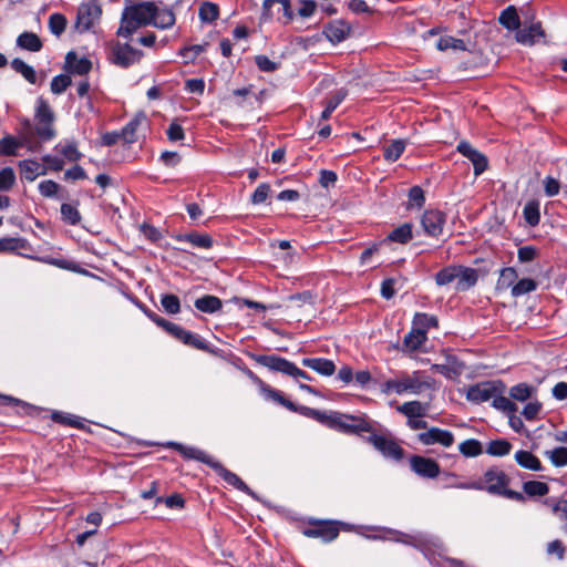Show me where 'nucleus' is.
I'll return each mask as SVG.
<instances>
[{
	"instance_id": "1",
	"label": "nucleus",
	"mask_w": 567,
	"mask_h": 567,
	"mask_svg": "<svg viewBox=\"0 0 567 567\" xmlns=\"http://www.w3.org/2000/svg\"><path fill=\"white\" fill-rule=\"evenodd\" d=\"M298 413L344 434H371L375 425V422L365 414L352 415L338 411H320L305 405H300Z\"/></svg>"
},
{
	"instance_id": "2",
	"label": "nucleus",
	"mask_w": 567,
	"mask_h": 567,
	"mask_svg": "<svg viewBox=\"0 0 567 567\" xmlns=\"http://www.w3.org/2000/svg\"><path fill=\"white\" fill-rule=\"evenodd\" d=\"M511 477L499 467L492 466L487 468L483 476L473 482L453 483L447 487L460 489L485 491L492 495L503 496L505 498L524 503L526 501L524 494L509 488Z\"/></svg>"
},
{
	"instance_id": "3",
	"label": "nucleus",
	"mask_w": 567,
	"mask_h": 567,
	"mask_svg": "<svg viewBox=\"0 0 567 567\" xmlns=\"http://www.w3.org/2000/svg\"><path fill=\"white\" fill-rule=\"evenodd\" d=\"M155 3L142 1L126 6L121 16L117 37L131 38L138 29L150 25L153 21Z\"/></svg>"
},
{
	"instance_id": "4",
	"label": "nucleus",
	"mask_w": 567,
	"mask_h": 567,
	"mask_svg": "<svg viewBox=\"0 0 567 567\" xmlns=\"http://www.w3.org/2000/svg\"><path fill=\"white\" fill-rule=\"evenodd\" d=\"M432 388V379L424 378L421 371H414L411 374L401 372L398 378L389 379L381 384V391L384 394H420L426 389Z\"/></svg>"
},
{
	"instance_id": "5",
	"label": "nucleus",
	"mask_w": 567,
	"mask_h": 567,
	"mask_svg": "<svg viewBox=\"0 0 567 567\" xmlns=\"http://www.w3.org/2000/svg\"><path fill=\"white\" fill-rule=\"evenodd\" d=\"M251 359L258 364L266 367L271 371L280 372L293 379H303L308 381L311 380V377L307 372L299 369L293 362L279 355L251 354Z\"/></svg>"
},
{
	"instance_id": "6",
	"label": "nucleus",
	"mask_w": 567,
	"mask_h": 567,
	"mask_svg": "<svg viewBox=\"0 0 567 567\" xmlns=\"http://www.w3.org/2000/svg\"><path fill=\"white\" fill-rule=\"evenodd\" d=\"M367 442L373 445L384 457L401 461L404 450L388 431L378 433L375 430L367 437Z\"/></svg>"
},
{
	"instance_id": "7",
	"label": "nucleus",
	"mask_w": 567,
	"mask_h": 567,
	"mask_svg": "<svg viewBox=\"0 0 567 567\" xmlns=\"http://www.w3.org/2000/svg\"><path fill=\"white\" fill-rule=\"evenodd\" d=\"M25 146L29 151L35 152L38 144L32 141L30 122H24V130L20 137L6 135L0 140V156H17L18 150Z\"/></svg>"
},
{
	"instance_id": "8",
	"label": "nucleus",
	"mask_w": 567,
	"mask_h": 567,
	"mask_svg": "<svg viewBox=\"0 0 567 567\" xmlns=\"http://www.w3.org/2000/svg\"><path fill=\"white\" fill-rule=\"evenodd\" d=\"M35 134L40 140L47 142L55 137V130L53 127L54 113L50 105L43 99L38 100L35 110Z\"/></svg>"
},
{
	"instance_id": "9",
	"label": "nucleus",
	"mask_w": 567,
	"mask_h": 567,
	"mask_svg": "<svg viewBox=\"0 0 567 567\" xmlns=\"http://www.w3.org/2000/svg\"><path fill=\"white\" fill-rule=\"evenodd\" d=\"M503 390H506V386L501 380L482 381L468 386L466 399L472 403L481 404L493 400V396Z\"/></svg>"
},
{
	"instance_id": "10",
	"label": "nucleus",
	"mask_w": 567,
	"mask_h": 567,
	"mask_svg": "<svg viewBox=\"0 0 567 567\" xmlns=\"http://www.w3.org/2000/svg\"><path fill=\"white\" fill-rule=\"evenodd\" d=\"M143 56V52L133 48L128 43L113 42L110 47V61L121 68H128L137 63Z\"/></svg>"
},
{
	"instance_id": "11",
	"label": "nucleus",
	"mask_w": 567,
	"mask_h": 567,
	"mask_svg": "<svg viewBox=\"0 0 567 567\" xmlns=\"http://www.w3.org/2000/svg\"><path fill=\"white\" fill-rule=\"evenodd\" d=\"M341 523L334 520H310L302 534L310 538H320L324 543L334 540L340 533Z\"/></svg>"
},
{
	"instance_id": "12",
	"label": "nucleus",
	"mask_w": 567,
	"mask_h": 567,
	"mask_svg": "<svg viewBox=\"0 0 567 567\" xmlns=\"http://www.w3.org/2000/svg\"><path fill=\"white\" fill-rule=\"evenodd\" d=\"M246 375L258 386L260 393L265 396L266 400H271L278 403L279 405L285 406L289 411L298 413V409L300 408V405H297L287 398H285L282 392L271 388L249 369L246 370Z\"/></svg>"
},
{
	"instance_id": "13",
	"label": "nucleus",
	"mask_w": 567,
	"mask_h": 567,
	"mask_svg": "<svg viewBox=\"0 0 567 567\" xmlns=\"http://www.w3.org/2000/svg\"><path fill=\"white\" fill-rule=\"evenodd\" d=\"M102 9L99 4L93 2L80 4L76 13L74 28L80 33L89 31L96 20L100 19Z\"/></svg>"
},
{
	"instance_id": "14",
	"label": "nucleus",
	"mask_w": 567,
	"mask_h": 567,
	"mask_svg": "<svg viewBox=\"0 0 567 567\" xmlns=\"http://www.w3.org/2000/svg\"><path fill=\"white\" fill-rule=\"evenodd\" d=\"M446 223V215L440 209H426L421 216V226L430 237H440Z\"/></svg>"
},
{
	"instance_id": "15",
	"label": "nucleus",
	"mask_w": 567,
	"mask_h": 567,
	"mask_svg": "<svg viewBox=\"0 0 567 567\" xmlns=\"http://www.w3.org/2000/svg\"><path fill=\"white\" fill-rule=\"evenodd\" d=\"M417 441L423 445H441L443 447H450L454 444V434L444 429L436 426L427 427L426 431L421 432L416 435Z\"/></svg>"
},
{
	"instance_id": "16",
	"label": "nucleus",
	"mask_w": 567,
	"mask_h": 567,
	"mask_svg": "<svg viewBox=\"0 0 567 567\" xmlns=\"http://www.w3.org/2000/svg\"><path fill=\"white\" fill-rule=\"evenodd\" d=\"M409 461L411 470L423 478H435L441 473L440 464L433 458L412 455Z\"/></svg>"
},
{
	"instance_id": "17",
	"label": "nucleus",
	"mask_w": 567,
	"mask_h": 567,
	"mask_svg": "<svg viewBox=\"0 0 567 567\" xmlns=\"http://www.w3.org/2000/svg\"><path fill=\"white\" fill-rule=\"evenodd\" d=\"M458 153L470 159L474 167V174L476 176L484 173L488 166L487 157L478 150L474 148L467 141H461L456 146Z\"/></svg>"
},
{
	"instance_id": "18",
	"label": "nucleus",
	"mask_w": 567,
	"mask_h": 567,
	"mask_svg": "<svg viewBox=\"0 0 567 567\" xmlns=\"http://www.w3.org/2000/svg\"><path fill=\"white\" fill-rule=\"evenodd\" d=\"M209 467L213 468L216 472V474L224 480L226 484L248 495H254L249 486L237 474L226 468L219 461L213 458Z\"/></svg>"
},
{
	"instance_id": "19",
	"label": "nucleus",
	"mask_w": 567,
	"mask_h": 567,
	"mask_svg": "<svg viewBox=\"0 0 567 567\" xmlns=\"http://www.w3.org/2000/svg\"><path fill=\"white\" fill-rule=\"evenodd\" d=\"M209 467L213 468L216 472V474L224 480L226 484L248 495H254L249 486L237 474L226 468L219 461L213 458Z\"/></svg>"
},
{
	"instance_id": "20",
	"label": "nucleus",
	"mask_w": 567,
	"mask_h": 567,
	"mask_svg": "<svg viewBox=\"0 0 567 567\" xmlns=\"http://www.w3.org/2000/svg\"><path fill=\"white\" fill-rule=\"evenodd\" d=\"M285 17L287 22L292 19V10L290 0H265L262 3V18L271 19L272 17Z\"/></svg>"
},
{
	"instance_id": "21",
	"label": "nucleus",
	"mask_w": 567,
	"mask_h": 567,
	"mask_svg": "<svg viewBox=\"0 0 567 567\" xmlns=\"http://www.w3.org/2000/svg\"><path fill=\"white\" fill-rule=\"evenodd\" d=\"M164 446L177 451L186 460H195V461L202 462L208 466L210 465V463L214 458L213 456H210L209 454H207L205 451H203L200 449H197L194 446H187V445H184V444L177 443V442H167L166 444H164Z\"/></svg>"
},
{
	"instance_id": "22",
	"label": "nucleus",
	"mask_w": 567,
	"mask_h": 567,
	"mask_svg": "<svg viewBox=\"0 0 567 567\" xmlns=\"http://www.w3.org/2000/svg\"><path fill=\"white\" fill-rule=\"evenodd\" d=\"M351 32L350 25L343 20H333L323 28V34L332 43H340Z\"/></svg>"
},
{
	"instance_id": "23",
	"label": "nucleus",
	"mask_w": 567,
	"mask_h": 567,
	"mask_svg": "<svg viewBox=\"0 0 567 567\" xmlns=\"http://www.w3.org/2000/svg\"><path fill=\"white\" fill-rule=\"evenodd\" d=\"M478 280V272L474 268L457 265L456 290L466 291L474 287Z\"/></svg>"
},
{
	"instance_id": "24",
	"label": "nucleus",
	"mask_w": 567,
	"mask_h": 567,
	"mask_svg": "<svg viewBox=\"0 0 567 567\" xmlns=\"http://www.w3.org/2000/svg\"><path fill=\"white\" fill-rule=\"evenodd\" d=\"M21 178L33 182L40 175H45L48 168L34 159H23L18 163Z\"/></svg>"
},
{
	"instance_id": "25",
	"label": "nucleus",
	"mask_w": 567,
	"mask_h": 567,
	"mask_svg": "<svg viewBox=\"0 0 567 567\" xmlns=\"http://www.w3.org/2000/svg\"><path fill=\"white\" fill-rule=\"evenodd\" d=\"M65 69L73 74L85 75L92 69V62L86 58H78L75 52H69L65 56Z\"/></svg>"
},
{
	"instance_id": "26",
	"label": "nucleus",
	"mask_w": 567,
	"mask_h": 567,
	"mask_svg": "<svg viewBox=\"0 0 567 567\" xmlns=\"http://www.w3.org/2000/svg\"><path fill=\"white\" fill-rule=\"evenodd\" d=\"M301 364L324 377H330L336 372L334 362L326 358H303Z\"/></svg>"
},
{
	"instance_id": "27",
	"label": "nucleus",
	"mask_w": 567,
	"mask_h": 567,
	"mask_svg": "<svg viewBox=\"0 0 567 567\" xmlns=\"http://www.w3.org/2000/svg\"><path fill=\"white\" fill-rule=\"evenodd\" d=\"M429 408V403H422L420 401H409L401 405H398L396 411L406 416L408 420H412L415 417L426 416Z\"/></svg>"
},
{
	"instance_id": "28",
	"label": "nucleus",
	"mask_w": 567,
	"mask_h": 567,
	"mask_svg": "<svg viewBox=\"0 0 567 567\" xmlns=\"http://www.w3.org/2000/svg\"><path fill=\"white\" fill-rule=\"evenodd\" d=\"M176 22V18H175V13L173 12L172 9H159L156 4H155V12H154V18H153V21H152V25L158 28V29H162V30H165V29H169L172 28Z\"/></svg>"
},
{
	"instance_id": "29",
	"label": "nucleus",
	"mask_w": 567,
	"mask_h": 567,
	"mask_svg": "<svg viewBox=\"0 0 567 567\" xmlns=\"http://www.w3.org/2000/svg\"><path fill=\"white\" fill-rule=\"evenodd\" d=\"M413 238V225L411 223H404L399 227L391 230L385 241L398 243L401 245L408 244Z\"/></svg>"
},
{
	"instance_id": "30",
	"label": "nucleus",
	"mask_w": 567,
	"mask_h": 567,
	"mask_svg": "<svg viewBox=\"0 0 567 567\" xmlns=\"http://www.w3.org/2000/svg\"><path fill=\"white\" fill-rule=\"evenodd\" d=\"M517 464L529 471H542L543 465L539 458L529 451L519 450L514 455Z\"/></svg>"
},
{
	"instance_id": "31",
	"label": "nucleus",
	"mask_w": 567,
	"mask_h": 567,
	"mask_svg": "<svg viewBox=\"0 0 567 567\" xmlns=\"http://www.w3.org/2000/svg\"><path fill=\"white\" fill-rule=\"evenodd\" d=\"M146 121L144 114L136 115L132 121H130L121 131L120 136L121 141L125 144H132L136 142V130L142 124V122Z\"/></svg>"
},
{
	"instance_id": "32",
	"label": "nucleus",
	"mask_w": 567,
	"mask_h": 567,
	"mask_svg": "<svg viewBox=\"0 0 567 567\" xmlns=\"http://www.w3.org/2000/svg\"><path fill=\"white\" fill-rule=\"evenodd\" d=\"M498 22L509 31H517L520 27V20L516 8L509 6L504 9L498 17Z\"/></svg>"
},
{
	"instance_id": "33",
	"label": "nucleus",
	"mask_w": 567,
	"mask_h": 567,
	"mask_svg": "<svg viewBox=\"0 0 567 567\" xmlns=\"http://www.w3.org/2000/svg\"><path fill=\"white\" fill-rule=\"evenodd\" d=\"M221 300L212 295H205L195 300V308L205 313H214L221 309Z\"/></svg>"
},
{
	"instance_id": "34",
	"label": "nucleus",
	"mask_w": 567,
	"mask_h": 567,
	"mask_svg": "<svg viewBox=\"0 0 567 567\" xmlns=\"http://www.w3.org/2000/svg\"><path fill=\"white\" fill-rule=\"evenodd\" d=\"M427 340V336L412 327L411 331L403 339V348L408 351L419 350Z\"/></svg>"
},
{
	"instance_id": "35",
	"label": "nucleus",
	"mask_w": 567,
	"mask_h": 567,
	"mask_svg": "<svg viewBox=\"0 0 567 567\" xmlns=\"http://www.w3.org/2000/svg\"><path fill=\"white\" fill-rule=\"evenodd\" d=\"M348 91L346 89H340L336 91L330 97L324 101V110L321 113L320 118L326 121L329 120L332 112L342 103V101L347 97Z\"/></svg>"
},
{
	"instance_id": "36",
	"label": "nucleus",
	"mask_w": 567,
	"mask_h": 567,
	"mask_svg": "<svg viewBox=\"0 0 567 567\" xmlns=\"http://www.w3.org/2000/svg\"><path fill=\"white\" fill-rule=\"evenodd\" d=\"M412 327L423 331L427 336L429 329L439 327V319L433 315L416 312L412 320Z\"/></svg>"
},
{
	"instance_id": "37",
	"label": "nucleus",
	"mask_w": 567,
	"mask_h": 567,
	"mask_svg": "<svg viewBox=\"0 0 567 567\" xmlns=\"http://www.w3.org/2000/svg\"><path fill=\"white\" fill-rule=\"evenodd\" d=\"M17 45L30 52H38L43 44L41 39L33 32H23L17 39Z\"/></svg>"
},
{
	"instance_id": "38",
	"label": "nucleus",
	"mask_w": 567,
	"mask_h": 567,
	"mask_svg": "<svg viewBox=\"0 0 567 567\" xmlns=\"http://www.w3.org/2000/svg\"><path fill=\"white\" fill-rule=\"evenodd\" d=\"M543 35L540 23H533L528 28L518 29L516 40L523 44H533L535 38Z\"/></svg>"
},
{
	"instance_id": "39",
	"label": "nucleus",
	"mask_w": 567,
	"mask_h": 567,
	"mask_svg": "<svg viewBox=\"0 0 567 567\" xmlns=\"http://www.w3.org/2000/svg\"><path fill=\"white\" fill-rule=\"evenodd\" d=\"M51 420L55 423L68 425L75 429H83V419L65 412L54 411L51 414Z\"/></svg>"
},
{
	"instance_id": "40",
	"label": "nucleus",
	"mask_w": 567,
	"mask_h": 567,
	"mask_svg": "<svg viewBox=\"0 0 567 567\" xmlns=\"http://www.w3.org/2000/svg\"><path fill=\"white\" fill-rule=\"evenodd\" d=\"M406 147L404 140H393L389 145L383 148V157L386 162L394 163L403 154Z\"/></svg>"
},
{
	"instance_id": "41",
	"label": "nucleus",
	"mask_w": 567,
	"mask_h": 567,
	"mask_svg": "<svg viewBox=\"0 0 567 567\" xmlns=\"http://www.w3.org/2000/svg\"><path fill=\"white\" fill-rule=\"evenodd\" d=\"M518 278V274L515 268L506 267L501 269L499 278L496 282L497 290H507L508 288H513L515 286L516 280Z\"/></svg>"
},
{
	"instance_id": "42",
	"label": "nucleus",
	"mask_w": 567,
	"mask_h": 567,
	"mask_svg": "<svg viewBox=\"0 0 567 567\" xmlns=\"http://www.w3.org/2000/svg\"><path fill=\"white\" fill-rule=\"evenodd\" d=\"M30 244L27 239L20 237H6L0 239V252L28 250Z\"/></svg>"
},
{
	"instance_id": "43",
	"label": "nucleus",
	"mask_w": 567,
	"mask_h": 567,
	"mask_svg": "<svg viewBox=\"0 0 567 567\" xmlns=\"http://www.w3.org/2000/svg\"><path fill=\"white\" fill-rule=\"evenodd\" d=\"M179 240L187 241L198 248L209 249L213 247V238L207 234L189 233L181 236Z\"/></svg>"
},
{
	"instance_id": "44",
	"label": "nucleus",
	"mask_w": 567,
	"mask_h": 567,
	"mask_svg": "<svg viewBox=\"0 0 567 567\" xmlns=\"http://www.w3.org/2000/svg\"><path fill=\"white\" fill-rule=\"evenodd\" d=\"M198 17L202 22L213 23L219 18V7L216 3L205 1L199 6Z\"/></svg>"
},
{
	"instance_id": "45",
	"label": "nucleus",
	"mask_w": 567,
	"mask_h": 567,
	"mask_svg": "<svg viewBox=\"0 0 567 567\" xmlns=\"http://www.w3.org/2000/svg\"><path fill=\"white\" fill-rule=\"evenodd\" d=\"M505 391L506 390H503L501 393H496L493 396L492 406L498 411L506 413V414L516 413L517 405L511 399H508L504 395Z\"/></svg>"
},
{
	"instance_id": "46",
	"label": "nucleus",
	"mask_w": 567,
	"mask_h": 567,
	"mask_svg": "<svg viewBox=\"0 0 567 567\" xmlns=\"http://www.w3.org/2000/svg\"><path fill=\"white\" fill-rule=\"evenodd\" d=\"M535 392L536 389L533 385L518 383L509 389V396L513 400L525 402L529 400Z\"/></svg>"
},
{
	"instance_id": "47",
	"label": "nucleus",
	"mask_w": 567,
	"mask_h": 567,
	"mask_svg": "<svg viewBox=\"0 0 567 567\" xmlns=\"http://www.w3.org/2000/svg\"><path fill=\"white\" fill-rule=\"evenodd\" d=\"M513 445L505 439L493 440L487 444L486 453L492 456H505L509 454Z\"/></svg>"
},
{
	"instance_id": "48",
	"label": "nucleus",
	"mask_w": 567,
	"mask_h": 567,
	"mask_svg": "<svg viewBox=\"0 0 567 567\" xmlns=\"http://www.w3.org/2000/svg\"><path fill=\"white\" fill-rule=\"evenodd\" d=\"M457 279V265H450L441 270H439L435 275V282L437 286H446L452 282H456Z\"/></svg>"
},
{
	"instance_id": "49",
	"label": "nucleus",
	"mask_w": 567,
	"mask_h": 567,
	"mask_svg": "<svg viewBox=\"0 0 567 567\" xmlns=\"http://www.w3.org/2000/svg\"><path fill=\"white\" fill-rule=\"evenodd\" d=\"M11 68L17 72L20 73L29 83L34 84L37 82V73L34 69L30 65H28L24 61L21 59H13L11 61Z\"/></svg>"
},
{
	"instance_id": "50",
	"label": "nucleus",
	"mask_w": 567,
	"mask_h": 567,
	"mask_svg": "<svg viewBox=\"0 0 567 567\" xmlns=\"http://www.w3.org/2000/svg\"><path fill=\"white\" fill-rule=\"evenodd\" d=\"M460 453L465 457H476L483 453L482 443L475 439L463 441L458 445Z\"/></svg>"
},
{
	"instance_id": "51",
	"label": "nucleus",
	"mask_w": 567,
	"mask_h": 567,
	"mask_svg": "<svg viewBox=\"0 0 567 567\" xmlns=\"http://www.w3.org/2000/svg\"><path fill=\"white\" fill-rule=\"evenodd\" d=\"M538 284L536 280L532 278H523L518 280L515 286H513L511 293L513 297L517 298L524 296L526 293L533 292L537 289Z\"/></svg>"
},
{
	"instance_id": "52",
	"label": "nucleus",
	"mask_w": 567,
	"mask_h": 567,
	"mask_svg": "<svg viewBox=\"0 0 567 567\" xmlns=\"http://www.w3.org/2000/svg\"><path fill=\"white\" fill-rule=\"evenodd\" d=\"M524 218L529 226H537L540 221L538 202H528L523 209Z\"/></svg>"
},
{
	"instance_id": "53",
	"label": "nucleus",
	"mask_w": 567,
	"mask_h": 567,
	"mask_svg": "<svg viewBox=\"0 0 567 567\" xmlns=\"http://www.w3.org/2000/svg\"><path fill=\"white\" fill-rule=\"evenodd\" d=\"M161 305L163 310L168 315H177L181 312V301L176 295L165 293L161 296Z\"/></svg>"
},
{
	"instance_id": "54",
	"label": "nucleus",
	"mask_w": 567,
	"mask_h": 567,
	"mask_svg": "<svg viewBox=\"0 0 567 567\" xmlns=\"http://www.w3.org/2000/svg\"><path fill=\"white\" fill-rule=\"evenodd\" d=\"M523 491L528 496H545L549 492V486L544 482L528 481L523 484Z\"/></svg>"
},
{
	"instance_id": "55",
	"label": "nucleus",
	"mask_w": 567,
	"mask_h": 567,
	"mask_svg": "<svg viewBox=\"0 0 567 567\" xmlns=\"http://www.w3.org/2000/svg\"><path fill=\"white\" fill-rule=\"evenodd\" d=\"M61 215L63 221L72 226L78 225L81 220V214L79 209L68 203L61 205Z\"/></svg>"
},
{
	"instance_id": "56",
	"label": "nucleus",
	"mask_w": 567,
	"mask_h": 567,
	"mask_svg": "<svg viewBox=\"0 0 567 567\" xmlns=\"http://www.w3.org/2000/svg\"><path fill=\"white\" fill-rule=\"evenodd\" d=\"M68 20L62 13H52L49 17V29L52 34L60 37L66 28Z\"/></svg>"
},
{
	"instance_id": "57",
	"label": "nucleus",
	"mask_w": 567,
	"mask_h": 567,
	"mask_svg": "<svg viewBox=\"0 0 567 567\" xmlns=\"http://www.w3.org/2000/svg\"><path fill=\"white\" fill-rule=\"evenodd\" d=\"M40 260L43 262H47L49 265L55 266L58 268H61V269L70 270L73 272H84L76 262L69 260V259L48 257V258H42Z\"/></svg>"
},
{
	"instance_id": "58",
	"label": "nucleus",
	"mask_w": 567,
	"mask_h": 567,
	"mask_svg": "<svg viewBox=\"0 0 567 567\" xmlns=\"http://www.w3.org/2000/svg\"><path fill=\"white\" fill-rule=\"evenodd\" d=\"M183 343L197 350L210 351L208 343L199 334L188 330L185 333Z\"/></svg>"
},
{
	"instance_id": "59",
	"label": "nucleus",
	"mask_w": 567,
	"mask_h": 567,
	"mask_svg": "<svg viewBox=\"0 0 567 567\" xmlns=\"http://www.w3.org/2000/svg\"><path fill=\"white\" fill-rule=\"evenodd\" d=\"M16 184V174L12 167L0 171V192H9Z\"/></svg>"
},
{
	"instance_id": "60",
	"label": "nucleus",
	"mask_w": 567,
	"mask_h": 567,
	"mask_svg": "<svg viewBox=\"0 0 567 567\" xmlns=\"http://www.w3.org/2000/svg\"><path fill=\"white\" fill-rule=\"evenodd\" d=\"M436 48L441 51H445L447 49L465 50V43L461 39L445 35L439 39Z\"/></svg>"
},
{
	"instance_id": "61",
	"label": "nucleus",
	"mask_w": 567,
	"mask_h": 567,
	"mask_svg": "<svg viewBox=\"0 0 567 567\" xmlns=\"http://www.w3.org/2000/svg\"><path fill=\"white\" fill-rule=\"evenodd\" d=\"M545 454L555 466L561 467L567 464V447H555L551 451H547Z\"/></svg>"
},
{
	"instance_id": "62",
	"label": "nucleus",
	"mask_w": 567,
	"mask_h": 567,
	"mask_svg": "<svg viewBox=\"0 0 567 567\" xmlns=\"http://www.w3.org/2000/svg\"><path fill=\"white\" fill-rule=\"evenodd\" d=\"M208 44H194L181 49L179 55L185 60L186 63L193 62L199 54H202Z\"/></svg>"
},
{
	"instance_id": "63",
	"label": "nucleus",
	"mask_w": 567,
	"mask_h": 567,
	"mask_svg": "<svg viewBox=\"0 0 567 567\" xmlns=\"http://www.w3.org/2000/svg\"><path fill=\"white\" fill-rule=\"evenodd\" d=\"M408 196H409L408 208L423 207V205L425 203V195H424V190L420 186L411 187Z\"/></svg>"
},
{
	"instance_id": "64",
	"label": "nucleus",
	"mask_w": 567,
	"mask_h": 567,
	"mask_svg": "<svg viewBox=\"0 0 567 567\" xmlns=\"http://www.w3.org/2000/svg\"><path fill=\"white\" fill-rule=\"evenodd\" d=\"M71 85V78L66 74H60L52 79L51 91L54 94L63 93Z\"/></svg>"
}]
</instances>
